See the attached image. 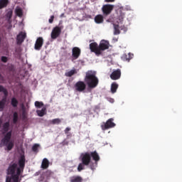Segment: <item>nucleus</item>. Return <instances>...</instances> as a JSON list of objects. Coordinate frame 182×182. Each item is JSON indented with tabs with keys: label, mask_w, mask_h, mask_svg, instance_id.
Wrapping results in <instances>:
<instances>
[{
	"label": "nucleus",
	"mask_w": 182,
	"mask_h": 182,
	"mask_svg": "<svg viewBox=\"0 0 182 182\" xmlns=\"http://www.w3.org/2000/svg\"><path fill=\"white\" fill-rule=\"evenodd\" d=\"M49 167V161L48 159H43L41 164L43 169H46Z\"/></svg>",
	"instance_id": "obj_17"
},
{
	"label": "nucleus",
	"mask_w": 182,
	"mask_h": 182,
	"mask_svg": "<svg viewBox=\"0 0 182 182\" xmlns=\"http://www.w3.org/2000/svg\"><path fill=\"white\" fill-rule=\"evenodd\" d=\"M76 73L75 70H71L70 71H68L65 73V76L68 77H71Z\"/></svg>",
	"instance_id": "obj_27"
},
{
	"label": "nucleus",
	"mask_w": 182,
	"mask_h": 182,
	"mask_svg": "<svg viewBox=\"0 0 182 182\" xmlns=\"http://www.w3.org/2000/svg\"><path fill=\"white\" fill-rule=\"evenodd\" d=\"M1 92L4 93V96L3 99L0 100V112H2L4 109H5L8 96V91L3 85H0V92Z\"/></svg>",
	"instance_id": "obj_5"
},
{
	"label": "nucleus",
	"mask_w": 182,
	"mask_h": 182,
	"mask_svg": "<svg viewBox=\"0 0 182 182\" xmlns=\"http://www.w3.org/2000/svg\"><path fill=\"white\" fill-rule=\"evenodd\" d=\"M83 179L82 177L77 176H73L70 178V182H82Z\"/></svg>",
	"instance_id": "obj_18"
},
{
	"label": "nucleus",
	"mask_w": 182,
	"mask_h": 182,
	"mask_svg": "<svg viewBox=\"0 0 182 182\" xmlns=\"http://www.w3.org/2000/svg\"><path fill=\"white\" fill-rule=\"evenodd\" d=\"M40 145L35 144L32 147V151L34 152H38V149L39 148Z\"/></svg>",
	"instance_id": "obj_31"
},
{
	"label": "nucleus",
	"mask_w": 182,
	"mask_h": 182,
	"mask_svg": "<svg viewBox=\"0 0 182 182\" xmlns=\"http://www.w3.org/2000/svg\"><path fill=\"white\" fill-rule=\"evenodd\" d=\"M4 80V77H3L2 75L0 74V80Z\"/></svg>",
	"instance_id": "obj_39"
},
{
	"label": "nucleus",
	"mask_w": 182,
	"mask_h": 182,
	"mask_svg": "<svg viewBox=\"0 0 182 182\" xmlns=\"http://www.w3.org/2000/svg\"><path fill=\"white\" fill-rule=\"evenodd\" d=\"M18 121V112H15L13 114V123L16 124Z\"/></svg>",
	"instance_id": "obj_26"
},
{
	"label": "nucleus",
	"mask_w": 182,
	"mask_h": 182,
	"mask_svg": "<svg viewBox=\"0 0 182 182\" xmlns=\"http://www.w3.org/2000/svg\"><path fill=\"white\" fill-rule=\"evenodd\" d=\"M117 88H118V85L116 82H113L111 85V92H112V94L116 93Z\"/></svg>",
	"instance_id": "obj_23"
},
{
	"label": "nucleus",
	"mask_w": 182,
	"mask_h": 182,
	"mask_svg": "<svg viewBox=\"0 0 182 182\" xmlns=\"http://www.w3.org/2000/svg\"><path fill=\"white\" fill-rule=\"evenodd\" d=\"M117 14H118L117 19L119 20V23H121L122 22V21H124V14L122 13V11H119Z\"/></svg>",
	"instance_id": "obj_22"
},
{
	"label": "nucleus",
	"mask_w": 182,
	"mask_h": 182,
	"mask_svg": "<svg viewBox=\"0 0 182 182\" xmlns=\"http://www.w3.org/2000/svg\"><path fill=\"white\" fill-rule=\"evenodd\" d=\"M10 130V122H6L2 124V119H0V132L4 135L1 140V144L7 147L8 151H11L14 147V142L11 141L12 136V131Z\"/></svg>",
	"instance_id": "obj_2"
},
{
	"label": "nucleus",
	"mask_w": 182,
	"mask_h": 182,
	"mask_svg": "<svg viewBox=\"0 0 182 182\" xmlns=\"http://www.w3.org/2000/svg\"><path fill=\"white\" fill-rule=\"evenodd\" d=\"M1 61L3 62L4 63H6L8 62V58L6 56H1Z\"/></svg>",
	"instance_id": "obj_34"
},
{
	"label": "nucleus",
	"mask_w": 182,
	"mask_h": 182,
	"mask_svg": "<svg viewBox=\"0 0 182 182\" xmlns=\"http://www.w3.org/2000/svg\"><path fill=\"white\" fill-rule=\"evenodd\" d=\"M43 46V38L42 37H38L34 45V49L36 50H40Z\"/></svg>",
	"instance_id": "obj_14"
},
{
	"label": "nucleus",
	"mask_w": 182,
	"mask_h": 182,
	"mask_svg": "<svg viewBox=\"0 0 182 182\" xmlns=\"http://www.w3.org/2000/svg\"><path fill=\"white\" fill-rule=\"evenodd\" d=\"M130 58H126V60L129 61Z\"/></svg>",
	"instance_id": "obj_42"
},
{
	"label": "nucleus",
	"mask_w": 182,
	"mask_h": 182,
	"mask_svg": "<svg viewBox=\"0 0 182 182\" xmlns=\"http://www.w3.org/2000/svg\"><path fill=\"white\" fill-rule=\"evenodd\" d=\"M106 3H113L115 1V0H105Z\"/></svg>",
	"instance_id": "obj_36"
},
{
	"label": "nucleus",
	"mask_w": 182,
	"mask_h": 182,
	"mask_svg": "<svg viewBox=\"0 0 182 182\" xmlns=\"http://www.w3.org/2000/svg\"><path fill=\"white\" fill-rule=\"evenodd\" d=\"M50 123L52 124H60L61 123V120L60 119L56 118L50 121Z\"/></svg>",
	"instance_id": "obj_29"
},
{
	"label": "nucleus",
	"mask_w": 182,
	"mask_h": 182,
	"mask_svg": "<svg viewBox=\"0 0 182 182\" xmlns=\"http://www.w3.org/2000/svg\"><path fill=\"white\" fill-rule=\"evenodd\" d=\"M70 131V128L67 127L64 132H65V134H68Z\"/></svg>",
	"instance_id": "obj_37"
},
{
	"label": "nucleus",
	"mask_w": 182,
	"mask_h": 182,
	"mask_svg": "<svg viewBox=\"0 0 182 182\" xmlns=\"http://www.w3.org/2000/svg\"><path fill=\"white\" fill-rule=\"evenodd\" d=\"M7 69H8V70H9V72H14V70H15L14 65H12V64H10V65L8 66Z\"/></svg>",
	"instance_id": "obj_32"
},
{
	"label": "nucleus",
	"mask_w": 182,
	"mask_h": 182,
	"mask_svg": "<svg viewBox=\"0 0 182 182\" xmlns=\"http://www.w3.org/2000/svg\"><path fill=\"white\" fill-rule=\"evenodd\" d=\"M63 28V26H55L53 29H52V31L50 33L51 39H53V40L57 39L61 35Z\"/></svg>",
	"instance_id": "obj_6"
},
{
	"label": "nucleus",
	"mask_w": 182,
	"mask_h": 182,
	"mask_svg": "<svg viewBox=\"0 0 182 182\" xmlns=\"http://www.w3.org/2000/svg\"><path fill=\"white\" fill-rule=\"evenodd\" d=\"M81 50L79 47H74L72 49V57L74 60H77L80 56Z\"/></svg>",
	"instance_id": "obj_13"
},
{
	"label": "nucleus",
	"mask_w": 182,
	"mask_h": 182,
	"mask_svg": "<svg viewBox=\"0 0 182 182\" xmlns=\"http://www.w3.org/2000/svg\"><path fill=\"white\" fill-rule=\"evenodd\" d=\"M113 26H114V35H119L120 34L119 26L117 24H113Z\"/></svg>",
	"instance_id": "obj_24"
},
{
	"label": "nucleus",
	"mask_w": 182,
	"mask_h": 182,
	"mask_svg": "<svg viewBox=\"0 0 182 182\" xmlns=\"http://www.w3.org/2000/svg\"><path fill=\"white\" fill-rule=\"evenodd\" d=\"M94 21L97 24H101L104 22V16L103 15H97L94 18Z\"/></svg>",
	"instance_id": "obj_16"
},
{
	"label": "nucleus",
	"mask_w": 182,
	"mask_h": 182,
	"mask_svg": "<svg viewBox=\"0 0 182 182\" xmlns=\"http://www.w3.org/2000/svg\"><path fill=\"white\" fill-rule=\"evenodd\" d=\"M90 50H91L92 53H95L97 56L102 55L99 45L95 42L90 43Z\"/></svg>",
	"instance_id": "obj_7"
},
{
	"label": "nucleus",
	"mask_w": 182,
	"mask_h": 182,
	"mask_svg": "<svg viewBox=\"0 0 182 182\" xmlns=\"http://www.w3.org/2000/svg\"><path fill=\"white\" fill-rule=\"evenodd\" d=\"M84 166L85 165L83 164V163H80L78 168H77V170L79 172L82 171L84 169Z\"/></svg>",
	"instance_id": "obj_33"
},
{
	"label": "nucleus",
	"mask_w": 182,
	"mask_h": 182,
	"mask_svg": "<svg viewBox=\"0 0 182 182\" xmlns=\"http://www.w3.org/2000/svg\"><path fill=\"white\" fill-rule=\"evenodd\" d=\"M16 16L18 17H22L23 16V10L21 8H18L16 9Z\"/></svg>",
	"instance_id": "obj_28"
},
{
	"label": "nucleus",
	"mask_w": 182,
	"mask_h": 182,
	"mask_svg": "<svg viewBox=\"0 0 182 182\" xmlns=\"http://www.w3.org/2000/svg\"><path fill=\"white\" fill-rule=\"evenodd\" d=\"M92 159L95 161L94 165L97 166V162L100 161V157L99 154L96 151L92 152L81 153L80 156L81 163H82L84 166H86L90 165Z\"/></svg>",
	"instance_id": "obj_3"
},
{
	"label": "nucleus",
	"mask_w": 182,
	"mask_h": 182,
	"mask_svg": "<svg viewBox=\"0 0 182 182\" xmlns=\"http://www.w3.org/2000/svg\"><path fill=\"white\" fill-rule=\"evenodd\" d=\"M84 80L90 89L95 88L99 85V78L97 77L95 71L89 70L85 73Z\"/></svg>",
	"instance_id": "obj_4"
},
{
	"label": "nucleus",
	"mask_w": 182,
	"mask_h": 182,
	"mask_svg": "<svg viewBox=\"0 0 182 182\" xmlns=\"http://www.w3.org/2000/svg\"><path fill=\"white\" fill-rule=\"evenodd\" d=\"M44 106V103L42 102H38L36 101L35 102V107H36L37 108H41Z\"/></svg>",
	"instance_id": "obj_30"
},
{
	"label": "nucleus",
	"mask_w": 182,
	"mask_h": 182,
	"mask_svg": "<svg viewBox=\"0 0 182 182\" xmlns=\"http://www.w3.org/2000/svg\"><path fill=\"white\" fill-rule=\"evenodd\" d=\"M45 182H48V181L47 180V181H45Z\"/></svg>",
	"instance_id": "obj_43"
},
{
	"label": "nucleus",
	"mask_w": 182,
	"mask_h": 182,
	"mask_svg": "<svg viewBox=\"0 0 182 182\" xmlns=\"http://www.w3.org/2000/svg\"><path fill=\"white\" fill-rule=\"evenodd\" d=\"M121 75H122L121 70L117 69L114 70L112 73H111L110 78L112 80H117L120 79Z\"/></svg>",
	"instance_id": "obj_12"
},
{
	"label": "nucleus",
	"mask_w": 182,
	"mask_h": 182,
	"mask_svg": "<svg viewBox=\"0 0 182 182\" xmlns=\"http://www.w3.org/2000/svg\"><path fill=\"white\" fill-rule=\"evenodd\" d=\"M11 105L14 108H16L18 106V100L16 97L11 99Z\"/></svg>",
	"instance_id": "obj_21"
},
{
	"label": "nucleus",
	"mask_w": 182,
	"mask_h": 182,
	"mask_svg": "<svg viewBox=\"0 0 182 182\" xmlns=\"http://www.w3.org/2000/svg\"><path fill=\"white\" fill-rule=\"evenodd\" d=\"M98 46L100 48V52L102 53V52L105 51V50L109 49V43L108 41L102 40L100 43V46Z\"/></svg>",
	"instance_id": "obj_11"
},
{
	"label": "nucleus",
	"mask_w": 182,
	"mask_h": 182,
	"mask_svg": "<svg viewBox=\"0 0 182 182\" xmlns=\"http://www.w3.org/2000/svg\"><path fill=\"white\" fill-rule=\"evenodd\" d=\"M114 9V5L112 4H105L102 6V14L105 16H108L109 14H112V11Z\"/></svg>",
	"instance_id": "obj_10"
},
{
	"label": "nucleus",
	"mask_w": 182,
	"mask_h": 182,
	"mask_svg": "<svg viewBox=\"0 0 182 182\" xmlns=\"http://www.w3.org/2000/svg\"><path fill=\"white\" fill-rule=\"evenodd\" d=\"M26 38V33H20L18 34L16 41H17V44L21 45L22 43L24 41V39Z\"/></svg>",
	"instance_id": "obj_15"
},
{
	"label": "nucleus",
	"mask_w": 182,
	"mask_h": 182,
	"mask_svg": "<svg viewBox=\"0 0 182 182\" xmlns=\"http://www.w3.org/2000/svg\"><path fill=\"white\" fill-rule=\"evenodd\" d=\"M54 16L53 15H52L51 16H50V18L49 19V23H50V24H52L53 23V21H54Z\"/></svg>",
	"instance_id": "obj_35"
},
{
	"label": "nucleus",
	"mask_w": 182,
	"mask_h": 182,
	"mask_svg": "<svg viewBox=\"0 0 182 182\" xmlns=\"http://www.w3.org/2000/svg\"><path fill=\"white\" fill-rule=\"evenodd\" d=\"M86 83L82 81H78L75 85V89L76 92H82L86 90Z\"/></svg>",
	"instance_id": "obj_9"
},
{
	"label": "nucleus",
	"mask_w": 182,
	"mask_h": 182,
	"mask_svg": "<svg viewBox=\"0 0 182 182\" xmlns=\"http://www.w3.org/2000/svg\"><path fill=\"white\" fill-rule=\"evenodd\" d=\"M1 41H2V38H1V36L0 35V46H1Z\"/></svg>",
	"instance_id": "obj_40"
},
{
	"label": "nucleus",
	"mask_w": 182,
	"mask_h": 182,
	"mask_svg": "<svg viewBox=\"0 0 182 182\" xmlns=\"http://www.w3.org/2000/svg\"><path fill=\"white\" fill-rule=\"evenodd\" d=\"M9 4V1L8 0H0V9L6 8Z\"/></svg>",
	"instance_id": "obj_19"
},
{
	"label": "nucleus",
	"mask_w": 182,
	"mask_h": 182,
	"mask_svg": "<svg viewBox=\"0 0 182 182\" xmlns=\"http://www.w3.org/2000/svg\"><path fill=\"white\" fill-rule=\"evenodd\" d=\"M90 167L91 168V169L93 170V168H94L93 164H92L90 166Z\"/></svg>",
	"instance_id": "obj_41"
},
{
	"label": "nucleus",
	"mask_w": 182,
	"mask_h": 182,
	"mask_svg": "<svg viewBox=\"0 0 182 182\" xmlns=\"http://www.w3.org/2000/svg\"><path fill=\"white\" fill-rule=\"evenodd\" d=\"M46 107H43L42 109H38L36 111L38 116L42 117L46 114Z\"/></svg>",
	"instance_id": "obj_20"
},
{
	"label": "nucleus",
	"mask_w": 182,
	"mask_h": 182,
	"mask_svg": "<svg viewBox=\"0 0 182 182\" xmlns=\"http://www.w3.org/2000/svg\"><path fill=\"white\" fill-rule=\"evenodd\" d=\"M26 161L25 156L21 155L18 160V164L14 162L9 164L6 171L7 175L10 177L6 178V182H21L22 181Z\"/></svg>",
	"instance_id": "obj_1"
},
{
	"label": "nucleus",
	"mask_w": 182,
	"mask_h": 182,
	"mask_svg": "<svg viewBox=\"0 0 182 182\" xmlns=\"http://www.w3.org/2000/svg\"><path fill=\"white\" fill-rule=\"evenodd\" d=\"M8 16H9V18H11V16H12V13L11 12H9L8 13Z\"/></svg>",
	"instance_id": "obj_38"
},
{
	"label": "nucleus",
	"mask_w": 182,
	"mask_h": 182,
	"mask_svg": "<svg viewBox=\"0 0 182 182\" xmlns=\"http://www.w3.org/2000/svg\"><path fill=\"white\" fill-rule=\"evenodd\" d=\"M114 119H109L106 123L101 125L102 130H107L109 129L113 128L116 127V124L113 122Z\"/></svg>",
	"instance_id": "obj_8"
},
{
	"label": "nucleus",
	"mask_w": 182,
	"mask_h": 182,
	"mask_svg": "<svg viewBox=\"0 0 182 182\" xmlns=\"http://www.w3.org/2000/svg\"><path fill=\"white\" fill-rule=\"evenodd\" d=\"M50 176H52V171L47 170L45 173H43L42 176L46 178V180H49Z\"/></svg>",
	"instance_id": "obj_25"
}]
</instances>
